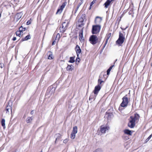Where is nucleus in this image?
<instances>
[{
  "mask_svg": "<svg viewBox=\"0 0 152 152\" xmlns=\"http://www.w3.org/2000/svg\"><path fill=\"white\" fill-rule=\"evenodd\" d=\"M140 118L139 115L137 113L135 114L134 116H131L129 119L128 126L131 128H134L135 125V122L138 121Z\"/></svg>",
  "mask_w": 152,
  "mask_h": 152,
  "instance_id": "obj_1",
  "label": "nucleus"
},
{
  "mask_svg": "<svg viewBox=\"0 0 152 152\" xmlns=\"http://www.w3.org/2000/svg\"><path fill=\"white\" fill-rule=\"evenodd\" d=\"M101 37H98L96 35H93L90 37L89 40L92 44L94 45L96 43L99 44L101 41Z\"/></svg>",
  "mask_w": 152,
  "mask_h": 152,
  "instance_id": "obj_2",
  "label": "nucleus"
},
{
  "mask_svg": "<svg viewBox=\"0 0 152 152\" xmlns=\"http://www.w3.org/2000/svg\"><path fill=\"white\" fill-rule=\"evenodd\" d=\"M125 39V37L124 34L121 32L119 33V38L118 40L116 42V44L118 45L119 46H121L124 43Z\"/></svg>",
  "mask_w": 152,
  "mask_h": 152,
  "instance_id": "obj_3",
  "label": "nucleus"
},
{
  "mask_svg": "<svg viewBox=\"0 0 152 152\" xmlns=\"http://www.w3.org/2000/svg\"><path fill=\"white\" fill-rule=\"evenodd\" d=\"M101 28L100 25L98 24L92 26V33L93 34H97L99 32Z\"/></svg>",
  "mask_w": 152,
  "mask_h": 152,
  "instance_id": "obj_4",
  "label": "nucleus"
},
{
  "mask_svg": "<svg viewBox=\"0 0 152 152\" xmlns=\"http://www.w3.org/2000/svg\"><path fill=\"white\" fill-rule=\"evenodd\" d=\"M123 101L120 104V106L122 107H126L128 103V99L127 97V95H126L122 98Z\"/></svg>",
  "mask_w": 152,
  "mask_h": 152,
  "instance_id": "obj_5",
  "label": "nucleus"
},
{
  "mask_svg": "<svg viewBox=\"0 0 152 152\" xmlns=\"http://www.w3.org/2000/svg\"><path fill=\"white\" fill-rule=\"evenodd\" d=\"M109 129V127L107 126H101L100 128V131L102 133H105L107 130H108Z\"/></svg>",
  "mask_w": 152,
  "mask_h": 152,
  "instance_id": "obj_6",
  "label": "nucleus"
},
{
  "mask_svg": "<svg viewBox=\"0 0 152 152\" xmlns=\"http://www.w3.org/2000/svg\"><path fill=\"white\" fill-rule=\"evenodd\" d=\"M101 86H100L99 85H97L95 87L94 89L93 92L94 94L96 95L95 97H96L97 95L98 94L101 88Z\"/></svg>",
  "mask_w": 152,
  "mask_h": 152,
  "instance_id": "obj_7",
  "label": "nucleus"
},
{
  "mask_svg": "<svg viewBox=\"0 0 152 152\" xmlns=\"http://www.w3.org/2000/svg\"><path fill=\"white\" fill-rule=\"evenodd\" d=\"M23 33V27L22 26H21L19 28V30L17 31L16 32V34L17 36L20 37L21 36V33Z\"/></svg>",
  "mask_w": 152,
  "mask_h": 152,
  "instance_id": "obj_8",
  "label": "nucleus"
},
{
  "mask_svg": "<svg viewBox=\"0 0 152 152\" xmlns=\"http://www.w3.org/2000/svg\"><path fill=\"white\" fill-rule=\"evenodd\" d=\"M102 20V18L99 16H96L95 20L94 22L95 23L97 24H99L100 23Z\"/></svg>",
  "mask_w": 152,
  "mask_h": 152,
  "instance_id": "obj_9",
  "label": "nucleus"
},
{
  "mask_svg": "<svg viewBox=\"0 0 152 152\" xmlns=\"http://www.w3.org/2000/svg\"><path fill=\"white\" fill-rule=\"evenodd\" d=\"M75 50L77 56L78 57L79 54L81 53V50L80 47L77 45L75 47Z\"/></svg>",
  "mask_w": 152,
  "mask_h": 152,
  "instance_id": "obj_10",
  "label": "nucleus"
},
{
  "mask_svg": "<svg viewBox=\"0 0 152 152\" xmlns=\"http://www.w3.org/2000/svg\"><path fill=\"white\" fill-rule=\"evenodd\" d=\"M86 19V15L85 14H83L81 17L79 19L78 22L83 23V22Z\"/></svg>",
  "mask_w": 152,
  "mask_h": 152,
  "instance_id": "obj_11",
  "label": "nucleus"
},
{
  "mask_svg": "<svg viewBox=\"0 0 152 152\" xmlns=\"http://www.w3.org/2000/svg\"><path fill=\"white\" fill-rule=\"evenodd\" d=\"M79 38L80 41H81L84 40L83 37V30L82 29L81 31L79 33Z\"/></svg>",
  "mask_w": 152,
  "mask_h": 152,
  "instance_id": "obj_12",
  "label": "nucleus"
},
{
  "mask_svg": "<svg viewBox=\"0 0 152 152\" xmlns=\"http://www.w3.org/2000/svg\"><path fill=\"white\" fill-rule=\"evenodd\" d=\"M22 17V14L20 13H18L15 15V19L18 21Z\"/></svg>",
  "mask_w": 152,
  "mask_h": 152,
  "instance_id": "obj_13",
  "label": "nucleus"
},
{
  "mask_svg": "<svg viewBox=\"0 0 152 152\" xmlns=\"http://www.w3.org/2000/svg\"><path fill=\"white\" fill-rule=\"evenodd\" d=\"M112 1L110 0H107L104 3V5L105 8H107L108 6L110 4Z\"/></svg>",
  "mask_w": 152,
  "mask_h": 152,
  "instance_id": "obj_14",
  "label": "nucleus"
},
{
  "mask_svg": "<svg viewBox=\"0 0 152 152\" xmlns=\"http://www.w3.org/2000/svg\"><path fill=\"white\" fill-rule=\"evenodd\" d=\"M74 69V66L72 65H68V66L66 68L67 70L68 71H72Z\"/></svg>",
  "mask_w": 152,
  "mask_h": 152,
  "instance_id": "obj_15",
  "label": "nucleus"
},
{
  "mask_svg": "<svg viewBox=\"0 0 152 152\" xmlns=\"http://www.w3.org/2000/svg\"><path fill=\"white\" fill-rule=\"evenodd\" d=\"M67 26V25L66 24V23L65 22H64L62 25V26L61 27V28L63 29L62 31L63 32H64V31L66 30V28H65L66 27V26Z\"/></svg>",
  "mask_w": 152,
  "mask_h": 152,
  "instance_id": "obj_16",
  "label": "nucleus"
},
{
  "mask_svg": "<svg viewBox=\"0 0 152 152\" xmlns=\"http://www.w3.org/2000/svg\"><path fill=\"white\" fill-rule=\"evenodd\" d=\"M61 135L59 133L56 134L55 135V137H56V141H57V140H59L61 138Z\"/></svg>",
  "mask_w": 152,
  "mask_h": 152,
  "instance_id": "obj_17",
  "label": "nucleus"
},
{
  "mask_svg": "<svg viewBox=\"0 0 152 152\" xmlns=\"http://www.w3.org/2000/svg\"><path fill=\"white\" fill-rule=\"evenodd\" d=\"M124 132L125 134H129V135H131L132 134V132L131 131H130L128 129H125L124 130Z\"/></svg>",
  "mask_w": 152,
  "mask_h": 152,
  "instance_id": "obj_18",
  "label": "nucleus"
},
{
  "mask_svg": "<svg viewBox=\"0 0 152 152\" xmlns=\"http://www.w3.org/2000/svg\"><path fill=\"white\" fill-rule=\"evenodd\" d=\"M77 131V126H74L73 128L72 131V133L74 134H76Z\"/></svg>",
  "mask_w": 152,
  "mask_h": 152,
  "instance_id": "obj_19",
  "label": "nucleus"
},
{
  "mask_svg": "<svg viewBox=\"0 0 152 152\" xmlns=\"http://www.w3.org/2000/svg\"><path fill=\"white\" fill-rule=\"evenodd\" d=\"M114 66V64L113 65H112V66H111L107 70V75H109V74H110V71L113 68V67Z\"/></svg>",
  "mask_w": 152,
  "mask_h": 152,
  "instance_id": "obj_20",
  "label": "nucleus"
},
{
  "mask_svg": "<svg viewBox=\"0 0 152 152\" xmlns=\"http://www.w3.org/2000/svg\"><path fill=\"white\" fill-rule=\"evenodd\" d=\"M75 57H71L70 58L69 60V62L71 63H73L75 62Z\"/></svg>",
  "mask_w": 152,
  "mask_h": 152,
  "instance_id": "obj_21",
  "label": "nucleus"
},
{
  "mask_svg": "<svg viewBox=\"0 0 152 152\" xmlns=\"http://www.w3.org/2000/svg\"><path fill=\"white\" fill-rule=\"evenodd\" d=\"M12 107L10 105H7L6 108V110L7 112H9L10 110L12 111Z\"/></svg>",
  "mask_w": 152,
  "mask_h": 152,
  "instance_id": "obj_22",
  "label": "nucleus"
},
{
  "mask_svg": "<svg viewBox=\"0 0 152 152\" xmlns=\"http://www.w3.org/2000/svg\"><path fill=\"white\" fill-rule=\"evenodd\" d=\"M1 125L4 128L5 127V120L4 119H2L1 120Z\"/></svg>",
  "mask_w": 152,
  "mask_h": 152,
  "instance_id": "obj_23",
  "label": "nucleus"
},
{
  "mask_svg": "<svg viewBox=\"0 0 152 152\" xmlns=\"http://www.w3.org/2000/svg\"><path fill=\"white\" fill-rule=\"evenodd\" d=\"M66 4L67 2H64L60 7V8L63 10V9L65 7V6L66 5Z\"/></svg>",
  "mask_w": 152,
  "mask_h": 152,
  "instance_id": "obj_24",
  "label": "nucleus"
},
{
  "mask_svg": "<svg viewBox=\"0 0 152 152\" xmlns=\"http://www.w3.org/2000/svg\"><path fill=\"white\" fill-rule=\"evenodd\" d=\"M63 10L62 9H61L60 8L58 9L56 12V14H60L62 12Z\"/></svg>",
  "mask_w": 152,
  "mask_h": 152,
  "instance_id": "obj_25",
  "label": "nucleus"
},
{
  "mask_svg": "<svg viewBox=\"0 0 152 152\" xmlns=\"http://www.w3.org/2000/svg\"><path fill=\"white\" fill-rule=\"evenodd\" d=\"M76 134H74L72 132L70 136L71 138L72 139H75V137Z\"/></svg>",
  "mask_w": 152,
  "mask_h": 152,
  "instance_id": "obj_26",
  "label": "nucleus"
},
{
  "mask_svg": "<svg viewBox=\"0 0 152 152\" xmlns=\"http://www.w3.org/2000/svg\"><path fill=\"white\" fill-rule=\"evenodd\" d=\"M60 38V34H57L56 35V37L55 38V40H57V41H58Z\"/></svg>",
  "mask_w": 152,
  "mask_h": 152,
  "instance_id": "obj_27",
  "label": "nucleus"
},
{
  "mask_svg": "<svg viewBox=\"0 0 152 152\" xmlns=\"http://www.w3.org/2000/svg\"><path fill=\"white\" fill-rule=\"evenodd\" d=\"M98 85H99V86H101V84L102 82H104V81L102 80L101 79H99L98 80Z\"/></svg>",
  "mask_w": 152,
  "mask_h": 152,
  "instance_id": "obj_28",
  "label": "nucleus"
},
{
  "mask_svg": "<svg viewBox=\"0 0 152 152\" xmlns=\"http://www.w3.org/2000/svg\"><path fill=\"white\" fill-rule=\"evenodd\" d=\"M95 96H93L92 95H91L89 97V100H90L91 99H95Z\"/></svg>",
  "mask_w": 152,
  "mask_h": 152,
  "instance_id": "obj_29",
  "label": "nucleus"
},
{
  "mask_svg": "<svg viewBox=\"0 0 152 152\" xmlns=\"http://www.w3.org/2000/svg\"><path fill=\"white\" fill-rule=\"evenodd\" d=\"M83 1H81V2H80L79 4L77 6V8H76V11H77L79 8V7L81 5V4H82L83 3Z\"/></svg>",
  "mask_w": 152,
  "mask_h": 152,
  "instance_id": "obj_30",
  "label": "nucleus"
},
{
  "mask_svg": "<svg viewBox=\"0 0 152 152\" xmlns=\"http://www.w3.org/2000/svg\"><path fill=\"white\" fill-rule=\"evenodd\" d=\"M84 25V23H79L78 22L77 23V25L79 27H82Z\"/></svg>",
  "mask_w": 152,
  "mask_h": 152,
  "instance_id": "obj_31",
  "label": "nucleus"
},
{
  "mask_svg": "<svg viewBox=\"0 0 152 152\" xmlns=\"http://www.w3.org/2000/svg\"><path fill=\"white\" fill-rule=\"evenodd\" d=\"M108 39H109V38H108L106 40L105 42V43H104V46H103V48L102 49V50H103L104 48H105V47L106 45H107V41H108Z\"/></svg>",
  "mask_w": 152,
  "mask_h": 152,
  "instance_id": "obj_32",
  "label": "nucleus"
},
{
  "mask_svg": "<svg viewBox=\"0 0 152 152\" xmlns=\"http://www.w3.org/2000/svg\"><path fill=\"white\" fill-rule=\"evenodd\" d=\"M28 39V35H27L26 37H25L23 38L22 39V41H25L26 40Z\"/></svg>",
  "mask_w": 152,
  "mask_h": 152,
  "instance_id": "obj_33",
  "label": "nucleus"
},
{
  "mask_svg": "<svg viewBox=\"0 0 152 152\" xmlns=\"http://www.w3.org/2000/svg\"><path fill=\"white\" fill-rule=\"evenodd\" d=\"M152 136V134H151L150 136L146 139L145 142H147L151 139Z\"/></svg>",
  "mask_w": 152,
  "mask_h": 152,
  "instance_id": "obj_34",
  "label": "nucleus"
},
{
  "mask_svg": "<svg viewBox=\"0 0 152 152\" xmlns=\"http://www.w3.org/2000/svg\"><path fill=\"white\" fill-rule=\"evenodd\" d=\"M93 152H102V151L100 149H97Z\"/></svg>",
  "mask_w": 152,
  "mask_h": 152,
  "instance_id": "obj_35",
  "label": "nucleus"
},
{
  "mask_svg": "<svg viewBox=\"0 0 152 152\" xmlns=\"http://www.w3.org/2000/svg\"><path fill=\"white\" fill-rule=\"evenodd\" d=\"M80 58L77 56V58L76 60V63L77 64V62H78V63H79L80 62Z\"/></svg>",
  "mask_w": 152,
  "mask_h": 152,
  "instance_id": "obj_36",
  "label": "nucleus"
},
{
  "mask_svg": "<svg viewBox=\"0 0 152 152\" xmlns=\"http://www.w3.org/2000/svg\"><path fill=\"white\" fill-rule=\"evenodd\" d=\"M96 1V0H93V1H92L90 4L91 6H92V5L95 3Z\"/></svg>",
  "mask_w": 152,
  "mask_h": 152,
  "instance_id": "obj_37",
  "label": "nucleus"
},
{
  "mask_svg": "<svg viewBox=\"0 0 152 152\" xmlns=\"http://www.w3.org/2000/svg\"><path fill=\"white\" fill-rule=\"evenodd\" d=\"M52 55L51 54H50L49 56H48V59H53L52 58Z\"/></svg>",
  "mask_w": 152,
  "mask_h": 152,
  "instance_id": "obj_38",
  "label": "nucleus"
},
{
  "mask_svg": "<svg viewBox=\"0 0 152 152\" xmlns=\"http://www.w3.org/2000/svg\"><path fill=\"white\" fill-rule=\"evenodd\" d=\"M68 141V140L67 139H66L64 140L63 142L64 143H66Z\"/></svg>",
  "mask_w": 152,
  "mask_h": 152,
  "instance_id": "obj_39",
  "label": "nucleus"
},
{
  "mask_svg": "<svg viewBox=\"0 0 152 152\" xmlns=\"http://www.w3.org/2000/svg\"><path fill=\"white\" fill-rule=\"evenodd\" d=\"M35 113V111L34 110H33L32 111H31L30 113V114L31 115H33Z\"/></svg>",
  "mask_w": 152,
  "mask_h": 152,
  "instance_id": "obj_40",
  "label": "nucleus"
},
{
  "mask_svg": "<svg viewBox=\"0 0 152 152\" xmlns=\"http://www.w3.org/2000/svg\"><path fill=\"white\" fill-rule=\"evenodd\" d=\"M56 40H54V41H53V42H52V45H55V44H56Z\"/></svg>",
  "mask_w": 152,
  "mask_h": 152,
  "instance_id": "obj_41",
  "label": "nucleus"
},
{
  "mask_svg": "<svg viewBox=\"0 0 152 152\" xmlns=\"http://www.w3.org/2000/svg\"><path fill=\"white\" fill-rule=\"evenodd\" d=\"M34 118V117L33 116H32L30 117V118H29V121L31 120V121Z\"/></svg>",
  "mask_w": 152,
  "mask_h": 152,
  "instance_id": "obj_42",
  "label": "nucleus"
},
{
  "mask_svg": "<svg viewBox=\"0 0 152 152\" xmlns=\"http://www.w3.org/2000/svg\"><path fill=\"white\" fill-rule=\"evenodd\" d=\"M12 40L15 41L16 40V37H14L12 39Z\"/></svg>",
  "mask_w": 152,
  "mask_h": 152,
  "instance_id": "obj_43",
  "label": "nucleus"
},
{
  "mask_svg": "<svg viewBox=\"0 0 152 152\" xmlns=\"http://www.w3.org/2000/svg\"><path fill=\"white\" fill-rule=\"evenodd\" d=\"M0 66L1 67V68H2L3 66V64L2 63H0Z\"/></svg>",
  "mask_w": 152,
  "mask_h": 152,
  "instance_id": "obj_44",
  "label": "nucleus"
},
{
  "mask_svg": "<svg viewBox=\"0 0 152 152\" xmlns=\"http://www.w3.org/2000/svg\"><path fill=\"white\" fill-rule=\"evenodd\" d=\"M26 30V28H23V31H25Z\"/></svg>",
  "mask_w": 152,
  "mask_h": 152,
  "instance_id": "obj_45",
  "label": "nucleus"
},
{
  "mask_svg": "<svg viewBox=\"0 0 152 152\" xmlns=\"http://www.w3.org/2000/svg\"><path fill=\"white\" fill-rule=\"evenodd\" d=\"M91 7H92V6H91V4H90V7H89V10H90V9H91Z\"/></svg>",
  "mask_w": 152,
  "mask_h": 152,
  "instance_id": "obj_46",
  "label": "nucleus"
},
{
  "mask_svg": "<svg viewBox=\"0 0 152 152\" xmlns=\"http://www.w3.org/2000/svg\"><path fill=\"white\" fill-rule=\"evenodd\" d=\"M31 20V19H30V20H29V25L30 24V23H31V22H30V20Z\"/></svg>",
  "mask_w": 152,
  "mask_h": 152,
  "instance_id": "obj_47",
  "label": "nucleus"
},
{
  "mask_svg": "<svg viewBox=\"0 0 152 152\" xmlns=\"http://www.w3.org/2000/svg\"><path fill=\"white\" fill-rule=\"evenodd\" d=\"M28 23H29V22H28V21H27V23H26L27 24V25H28Z\"/></svg>",
  "mask_w": 152,
  "mask_h": 152,
  "instance_id": "obj_48",
  "label": "nucleus"
},
{
  "mask_svg": "<svg viewBox=\"0 0 152 152\" xmlns=\"http://www.w3.org/2000/svg\"><path fill=\"white\" fill-rule=\"evenodd\" d=\"M117 59L115 60V62L114 63V64H115V62H116L117 61Z\"/></svg>",
  "mask_w": 152,
  "mask_h": 152,
  "instance_id": "obj_49",
  "label": "nucleus"
},
{
  "mask_svg": "<svg viewBox=\"0 0 152 152\" xmlns=\"http://www.w3.org/2000/svg\"><path fill=\"white\" fill-rule=\"evenodd\" d=\"M127 28V27H126L124 29V30H125Z\"/></svg>",
  "mask_w": 152,
  "mask_h": 152,
  "instance_id": "obj_50",
  "label": "nucleus"
},
{
  "mask_svg": "<svg viewBox=\"0 0 152 152\" xmlns=\"http://www.w3.org/2000/svg\"><path fill=\"white\" fill-rule=\"evenodd\" d=\"M121 28V29H122V30H124V28Z\"/></svg>",
  "mask_w": 152,
  "mask_h": 152,
  "instance_id": "obj_51",
  "label": "nucleus"
},
{
  "mask_svg": "<svg viewBox=\"0 0 152 152\" xmlns=\"http://www.w3.org/2000/svg\"><path fill=\"white\" fill-rule=\"evenodd\" d=\"M56 140L55 141V143H56Z\"/></svg>",
  "mask_w": 152,
  "mask_h": 152,
  "instance_id": "obj_52",
  "label": "nucleus"
},
{
  "mask_svg": "<svg viewBox=\"0 0 152 152\" xmlns=\"http://www.w3.org/2000/svg\"><path fill=\"white\" fill-rule=\"evenodd\" d=\"M30 35H29V39H30Z\"/></svg>",
  "mask_w": 152,
  "mask_h": 152,
  "instance_id": "obj_53",
  "label": "nucleus"
},
{
  "mask_svg": "<svg viewBox=\"0 0 152 152\" xmlns=\"http://www.w3.org/2000/svg\"><path fill=\"white\" fill-rule=\"evenodd\" d=\"M83 0H80L81 1H82Z\"/></svg>",
  "mask_w": 152,
  "mask_h": 152,
  "instance_id": "obj_54",
  "label": "nucleus"
}]
</instances>
